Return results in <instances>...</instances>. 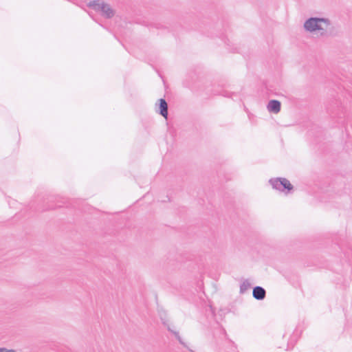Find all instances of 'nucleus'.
<instances>
[{
    "label": "nucleus",
    "mask_w": 352,
    "mask_h": 352,
    "mask_svg": "<svg viewBox=\"0 0 352 352\" xmlns=\"http://www.w3.org/2000/svg\"><path fill=\"white\" fill-rule=\"evenodd\" d=\"M249 287H250V284L248 282H247V281L243 282L241 285V287H240L241 292H244L246 289H248Z\"/></svg>",
    "instance_id": "obj_10"
},
{
    "label": "nucleus",
    "mask_w": 352,
    "mask_h": 352,
    "mask_svg": "<svg viewBox=\"0 0 352 352\" xmlns=\"http://www.w3.org/2000/svg\"><path fill=\"white\" fill-rule=\"evenodd\" d=\"M248 117L250 119L252 118V114H248Z\"/></svg>",
    "instance_id": "obj_13"
},
{
    "label": "nucleus",
    "mask_w": 352,
    "mask_h": 352,
    "mask_svg": "<svg viewBox=\"0 0 352 352\" xmlns=\"http://www.w3.org/2000/svg\"><path fill=\"white\" fill-rule=\"evenodd\" d=\"M220 95L230 98L232 99L233 100H241V96L240 95L236 92H231L228 90H223L219 93Z\"/></svg>",
    "instance_id": "obj_8"
},
{
    "label": "nucleus",
    "mask_w": 352,
    "mask_h": 352,
    "mask_svg": "<svg viewBox=\"0 0 352 352\" xmlns=\"http://www.w3.org/2000/svg\"><path fill=\"white\" fill-rule=\"evenodd\" d=\"M269 183L273 189L283 192L285 195L289 194L294 188L290 182L284 177L272 178L269 180Z\"/></svg>",
    "instance_id": "obj_2"
},
{
    "label": "nucleus",
    "mask_w": 352,
    "mask_h": 352,
    "mask_svg": "<svg viewBox=\"0 0 352 352\" xmlns=\"http://www.w3.org/2000/svg\"><path fill=\"white\" fill-rule=\"evenodd\" d=\"M168 103L164 98H160L157 100L155 105V110L156 113L161 115L165 119L168 118Z\"/></svg>",
    "instance_id": "obj_4"
},
{
    "label": "nucleus",
    "mask_w": 352,
    "mask_h": 352,
    "mask_svg": "<svg viewBox=\"0 0 352 352\" xmlns=\"http://www.w3.org/2000/svg\"><path fill=\"white\" fill-rule=\"evenodd\" d=\"M327 113L331 118L338 124V125L344 126L347 123L346 110L342 106V102L337 98L331 100L327 107Z\"/></svg>",
    "instance_id": "obj_1"
},
{
    "label": "nucleus",
    "mask_w": 352,
    "mask_h": 352,
    "mask_svg": "<svg viewBox=\"0 0 352 352\" xmlns=\"http://www.w3.org/2000/svg\"><path fill=\"white\" fill-rule=\"evenodd\" d=\"M173 333L175 335V336H176L177 339L179 340V342L182 344L183 342H182V339L179 335V333L176 332V331H173Z\"/></svg>",
    "instance_id": "obj_12"
},
{
    "label": "nucleus",
    "mask_w": 352,
    "mask_h": 352,
    "mask_svg": "<svg viewBox=\"0 0 352 352\" xmlns=\"http://www.w3.org/2000/svg\"><path fill=\"white\" fill-rule=\"evenodd\" d=\"M109 4L102 0H93L88 3L87 6L98 12H102Z\"/></svg>",
    "instance_id": "obj_5"
},
{
    "label": "nucleus",
    "mask_w": 352,
    "mask_h": 352,
    "mask_svg": "<svg viewBox=\"0 0 352 352\" xmlns=\"http://www.w3.org/2000/svg\"><path fill=\"white\" fill-rule=\"evenodd\" d=\"M0 352H17L14 349H8L6 347H0Z\"/></svg>",
    "instance_id": "obj_11"
},
{
    "label": "nucleus",
    "mask_w": 352,
    "mask_h": 352,
    "mask_svg": "<svg viewBox=\"0 0 352 352\" xmlns=\"http://www.w3.org/2000/svg\"><path fill=\"white\" fill-rule=\"evenodd\" d=\"M322 23H325L327 26L329 25V21L324 18L311 17L305 21L304 28L306 30L312 32L316 30H324Z\"/></svg>",
    "instance_id": "obj_3"
},
{
    "label": "nucleus",
    "mask_w": 352,
    "mask_h": 352,
    "mask_svg": "<svg viewBox=\"0 0 352 352\" xmlns=\"http://www.w3.org/2000/svg\"><path fill=\"white\" fill-rule=\"evenodd\" d=\"M281 109V103L277 100H270L267 105V109L270 113H278Z\"/></svg>",
    "instance_id": "obj_6"
},
{
    "label": "nucleus",
    "mask_w": 352,
    "mask_h": 352,
    "mask_svg": "<svg viewBox=\"0 0 352 352\" xmlns=\"http://www.w3.org/2000/svg\"><path fill=\"white\" fill-rule=\"evenodd\" d=\"M265 290L259 286L255 287L253 289V296L257 300H263L265 297Z\"/></svg>",
    "instance_id": "obj_7"
},
{
    "label": "nucleus",
    "mask_w": 352,
    "mask_h": 352,
    "mask_svg": "<svg viewBox=\"0 0 352 352\" xmlns=\"http://www.w3.org/2000/svg\"><path fill=\"white\" fill-rule=\"evenodd\" d=\"M115 11L109 4L106 8L102 10L101 15L106 19H111L114 16Z\"/></svg>",
    "instance_id": "obj_9"
}]
</instances>
